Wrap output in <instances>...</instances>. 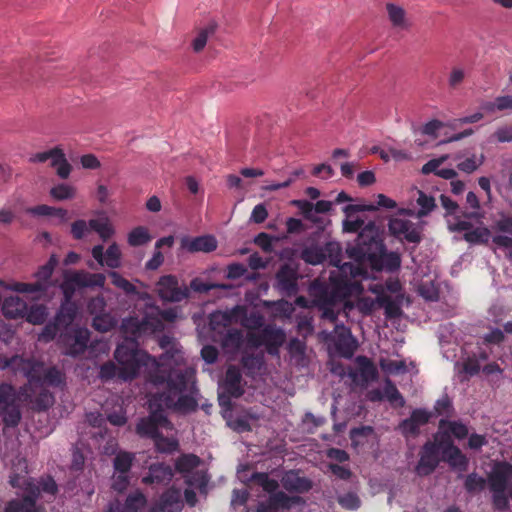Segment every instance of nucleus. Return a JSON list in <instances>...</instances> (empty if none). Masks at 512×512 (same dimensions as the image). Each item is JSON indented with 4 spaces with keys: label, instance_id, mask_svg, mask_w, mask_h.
I'll return each mask as SVG.
<instances>
[{
    "label": "nucleus",
    "instance_id": "obj_1",
    "mask_svg": "<svg viewBox=\"0 0 512 512\" xmlns=\"http://www.w3.org/2000/svg\"><path fill=\"white\" fill-rule=\"evenodd\" d=\"M159 344L166 349L159 358L146 354H125L118 349V360L124 365L122 377L126 380L137 378L143 369L146 381L155 387H164L163 391L150 395L148 399L149 415L140 418L136 433L143 438L154 439L160 433L159 428L171 429L165 409L182 414L191 413L198 408V389L195 370L182 367L183 352L171 339H161Z\"/></svg>",
    "mask_w": 512,
    "mask_h": 512
},
{
    "label": "nucleus",
    "instance_id": "obj_2",
    "mask_svg": "<svg viewBox=\"0 0 512 512\" xmlns=\"http://www.w3.org/2000/svg\"><path fill=\"white\" fill-rule=\"evenodd\" d=\"M347 255L358 264L368 263L373 270L396 272L401 267L398 252L386 250L379 230L373 221L358 233L354 245H348Z\"/></svg>",
    "mask_w": 512,
    "mask_h": 512
},
{
    "label": "nucleus",
    "instance_id": "obj_3",
    "mask_svg": "<svg viewBox=\"0 0 512 512\" xmlns=\"http://www.w3.org/2000/svg\"><path fill=\"white\" fill-rule=\"evenodd\" d=\"M9 483L21 490L19 498L7 502L4 512H39L36 501L43 493L54 498L58 492V485L52 476L46 475L39 479H25L24 476L12 473Z\"/></svg>",
    "mask_w": 512,
    "mask_h": 512
},
{
    "label": "nucleus",
    "instance_id": "obj_4",
    "mask_svg": "<svg viewBox=\"0 0 512 512\" xmlns=\"http://www.w3.org/2000/svg\"><path fill=\"white\" fill-rule=\"evenodd\" d=\"M73 322L66 323L57 320V316H54L43 327L38 340L47 343L58 337L59 343L65 348L66 355L72 357L82 355L88 347L91 333L88 328L74 325Z\"/></svg>",
    "mask_w": 512,
    "mask_h": 512
},
{
    "label": "nucleus",
    "instance_id": "obj_5",
    "mask_svg": "<svg viewBox=\"0 0 512 512\" xmlns=\"http://www.w3.org/2000/svg\"><path fill=\"white\" fill-rule=\"evenodd\" d=\"M487 480L494 508L508 510L509 499L512 500V464L506 461L496 463Z\"/></svg>",
    "mask_w": 512,
    "mask_h": 512
},
{
    "label": "nucleus",
    "instance_id": "obj_6",
    "mask_svg": "<svg viewBox=\"0 0 512 512\" xmlns=\"http://www.w3.org/2000/svg\"><path fill=\"white\" fill-rule=\"evenodd\" d=\"M20 393L7 383L0 384V417L7 428H15L22 419Z\"/></svg>",
    "mask_w": 512,
    "mask_h": 512
},
{
    "label": "nucleus",
    "instance_id": "obj_7",
    "mask_svg": "<svg viewBox=\"0 0 512 512\" xmlns=\"http://www.w3.org/2000/svg\"><path fill=\"white\" fill-rule=\"evenodd\" d=\"M286 341L285 331L274 324H266L257 332L247 333V343L253 348L264 346L267 353L278 357L280 348Z\"/></svg>",
    "mask_w": 512,
    "mask_h": 512
},
{
    "label": "nucleus",
    "instance_id": "obj_8",
    "mask_svg": "<svg viewBox=\"0 0 512 512\" xmlns=\"http://www.w3.org/2000/svg\"><path fill=\"white\" fill-rule=\"evenodd\" d=\"M121 329L126 335L123 342L132 340L138 346L137 338L152 334L163 329V323L158 314L147 313L142 318L131 316L122 320Z\"/></svg>",
    "mask_w": 512,
    "mask_h": 512
},
{
    "label": "nucleus",
    "instance_id": "obj_9",
    "mask_svg": "<svg viewBox=\"0 0 512 512\" xmlns=\"http://www.w3.org/2000/svg\"><path fill=\"white\" fill-rule=\"evenodd\" d=\"M42 368L43 364L38 361L25 359L19 355L6 357L0 354V370L11 369L14 373L20 372L30 383L40 381Z\"/></svg>",
    "mask_w": 512,
    "mask_h": 512
},
{
    "label": "nucleus",
    "instance_id": "obj_10",
    "mask_svg": "<svg viewBox=\"0 0 512 512\" xmlns=\"http://www.w3.org/2000/svg\"><path fill=\"white\" fill-rule=\"evenodd\" d=\"M55 264L56 260L52 256L50 260L45 265L41 266L34 274L38 281L34 283L14 282L9 284L6 288L18 293H43L47 290V281L50 279L53 273Z\"/></svg>",
    "mask_w": 512,
    "mask_h": 512
},
{
    "label": "nucleus",
    "instance_id": "obj_11",
    "mask_svg": "<svg viewBox=\"0 0 512 512\" xmlns=\"http://www.w3.org/2000/svg\"><path fill=\"white\" fill-rule=\"evenodd\" d=\"M397 216L391 217L388 222V230L395 238L408 243L418 244L421 242V227L408 219Z\"/></svg>",
    "mask_w": 512,
    "mask_h": 512
},
{
    "label": "nucleus",
    "instance_id": "obj_12",
    "mask_svg": "<svg viewBox=\"0 0 512 512\" xmlns=\"http://www.w3.org/2000/svg\"><path fill=\"white\" fill-rule=\"evenodd\" d=\"M447 227L451 232H463L464 240L470 244L487 243L491 237L490 230L487 227H474L471 222L459 217L448 219Z\"/></svg>",
    "mask_w": 512,
    "mask_h": 512
},
{
    "label": "nucleus",
    "instance_id": "obj_13",
    "mask_svg": "<svg viewBox=\"0 0 512 512\" xmlns=\"http://www.w3.org/2000/svg\"><path fill=\"white\" fill-rule=\"evenodd\" d=\"M120 348H123L125 354H127V355L134 354V353L137 355L138 354L150 355L149 353H147L144 350L137 349L136 343L132 340L122 342L117 346V348L115 349V352H114V358L118 362L119 367H117L112 361H108V362L102 364L99 369L100 379H102L104 381H108V380H111L114 378H118L122 381H127L126 379H124L122 377V369H123L124 365H122V363L118 360V357H117V351Z\"/></svg>",
    "mask_w": 512,
    "mask_h": 512
},
{
    "label": "nucleus",
    "instance_id": "obj_14",
    "mask_svg": "<svg viewBox=\"0 0 512 512\" xmlns=\"http://www.w3.org/2000/svg\"><path fill=\"white\" fill-rule=\"evenodd\" d=\"M325 251V259L328 258L331 265L338 267L345 276L350 275L352 278L366 276L367 272L356 262L341 263L342 248L338 242L330 241L323 246Z\"/></svg>",
    "mask_w": 512,
    "mask_h": 512
},
{
    "label": "nucleus",
    "instance_id": "obj_15",
    "mask_svg": "<svg viewBox=\"0 0 512 512\" xmlns=\"http://www.w3.org/2000/svg\"><path fill=\"white\" fill-rule=\"evenodd\" d=\"M77 287L76 283L72 280V274L67 275L60 285L64 299L55 314V316H57V320L69 323L76 319L78 308L76 303L72 301V297Z\"/></svg>",
    "mask_w": 512,
    "mask_h": 512
},
{
    "label": "nucleus",
    "instance_id": "obj_16",
    "mask_svg": "<svg viewBox=\"0 0 512 512\" xmlns=\"http://www.w3.org/2000/svg\"><path fill=\"white\" fill-rule=\"evenodd\" d=\"M156 286L159 297L167 302H180L189 296L188 288L180 286L173 275L162 276Z\"/></svg>",
    "mask_w": 512,
    "mask_h": 512
},
{
    "label": "nucleus",
    "instance_id": "obj_17",
    "mask_svg": "<svg viewBox=\"0 0 512 512\" xmlns=\"http://www.w3.org/2000/svg\"><path fill=\"white\" fill-rule=\"evenodd\" d=\"M440 445L433 441H427L421 451L420 458L415 467V471L419 476H427L433 473L440 462Z\"/></svg>",
    "mask_w": 512,
    "mask_h": 512
},
{
    "label": "nucleus",
    "instance_id": "obj_18",
    "mask_svg": "<svg viewBox=\"0 0 512 512\" xmlns=\"http://www.w3.org/2000/svg\"><path fill=\"white\" fill-rule=\"evenodd\" d=\"M298 271L290 264H283L275 276V287L284 296H293L297 294L298 287Z\"/></svg>",
    "mask_w": 512,
    "mask_h": 512
},
{
    "label": "nucleus",
    "instance_id": "obj_19",
    "mask_svg": "<svg viewBox=\"0 0 512 512\" xmlns=\"http://www.w3.org/2000/svg\"><path fill=\"white\" fill-rule=\"evenodd\" d=\"M332 339L337 352L344 358H351L357 349V342L351 331L343 324H336L333 333L327 334Z\"/></svg>",
    "mask_w": 512,
    "mask_h": 512
},
{
    "label": "nucleus",
    "instance_id": "obj_20",
    "mask_svg": "<svg viewBox=\"0 0 512 512\" xmlns=\"http://www.w3.org/2000/svg\"><path fill=\"white\" fill-rule=\"evenodd\" d=\"M303 499L300 496H289L284 492H276L265 501H261L257 505V512H280L288 510L295 505L301 504Z\"/></svg>",
    "mask_w": 512,
    "mask_h": 512
},
{
    "label": "nucleus",
    "instance_id": "obj_21",
    "mask_svg": "<svg viewBox=\"0 0 512 512\" xmlns=\"http://www.w3.org/2000/svg\"><path fill=\"white\" fill-rule=\"evenodd\" d=\"M432 416V413L423 408L414 409L409 418L402 420L399 424V429L406 437L416 436L419 433L421 426L427 424Z\"/></svg>",
    "mask_w": 512,
    "mask_h": 512
},
{
    "label": "nucleus",
    "instance_id": "obj_22",
    "mask_svg": "<svg viewBox=\"0 0 512 512\" xmlns=\"http://www.w3.org/2000/svg\"><path fill=\"white\" fill-rule=\"evenodd\" d=\"M93 258L100 264L106 265L111 269H117L121 266V251L117 243H112L104 252L102 245H96L92 248Z\"/></svg>",
    "mask_w": 512,
    "mask_h": 512
},
{
    "label": "nucleus",
    "instance_id": "obj_23",
    "mask_svg": "<svg viewBox=\"0 0 512 512\" xmlns=\"http://www.w3.org/2000/svg\"><path fill=\"white\" fill-rule=\"evenodd\" d=\"M318 288V284L314 282L310 290H315ZM320 297L315 301V305L321 311V318L325 320H329L330 322H335L338 318V311L335 308V295H328L327 289L325 286L319 285Z\"/></svg>",
    "mask_w": 512,
    "mask_h": 512
},
{
    "label": "nucleus",
    "instance_id": "obj_24",
    "mask_svg": "<svg viewBox=\"0 0 512 512\" xmlns=\"http://www.w3.org/2000/svg\"><path fill=\"white\" fill-rule=\"evenodd\" d=\"M146 503V496L141 491H135L127 496L123 504L119 501L110 502L107 512H140Z\"/></svg>",
    "mask_w": 512,
    "mask_h": 512
},
{
    "label": "nucleus",
    "instance_id": "obj_25",
    "mask_svg": "<svg viewBox=\"0 0 512 512\" xmlns=\"http://www.w3.org/2000/svg\"><path fill=\"white\" fill-rule=\"evenodd\" d=\"M174 476L170 465L154 463L149 466L148 474L142 478L144 484L167 485Z\"/></svg>",
    "mask_w": 512,
    "mask_h": 512
},
{
    "label": "nucleus",
    "instance_id": "obj_26",
    "mask_svg": "<svg viewBox=\"0 0 512 512\" xmlns=\"http://www.w3.org/2000/svg\"><path fill=\"white\" fill-rule=\"evenodd\" d=\"M241 381L242 375L239 368L236 366H229L221 386L223 393L227 394L229 397L239 398L244 393Z\"/></svg>",
    "mask_w": 512,
    "mask_h": 512
},
{
    "label": "nucleus",
    "instance_id": "obj_27",
    "mask_svg": "<svg viewBox=\"0 0 512 512\" xmlns=\"http://www.w3.org/2000/svg\"><path fill=\"white\" fill-rule=\"evenodd\" d=\"M442 456L443 460L447 462L451 468L457 469L460 472L467 470L469 464L468 458L452 442L442 447Z\"/></svg>",
    "mask_w": 512,
    "mask_h": 512
},
{
    "label": "nucleus",
    "instance_id": "obj_28",
    "mask_svg": "<svg viewBox=\"0 0 512 512\" xmlns=\"http://www.w3.org/2000/svg\"><path fill=\"white\" fill-rule=\"evenodd\" d=\"M158 512H181L183 501L181 491L176 488H169L160 497L156 506Z\"/></svg>",
    "mask_w": 512,
    "mask_h": 512
},
{
    "label": "nucleus",
    "instance_id": "obj_29",
    "mask_svg": "<svg viewBox=\"0 0 512 512\" xmlns=\"http://www.w3.org/2000/svg\"><path fill=\"white\" fill-rule=\"evenodd\" d=\"M27 310L26 302L19 296L6 297L2 303V314L9 319L24 317Z\"/></svg>",
    "mask_w": 512,
    "mask_h": 512
},
{
    "label": "nucleus",
    "instance_id": "obj_30",
    "mask_svg": "<svg viewBox=\"0 0 512 512\" xmlns=\"http://www.w3.org/2000/svg\"><path fill=\"white\" fill-rule=\"evenodd\" d=\"M183 247L189 252L209 253L217 248V240L213 235H203L185 240Z\"/></svg>",
    "mask_w": 512,
    "mask_h": 512
},
{
    "label": "nucleus",
    "instance_id": "obj_31",
    "mask_svg": "<svg viewBox=\"0 0 512 512\" xmlns=\"http://www.w3.org/2000/svg\"><path fill=\"white\" fill-rule=\"evenodd\" d=\"M282 485L288 492L306 493L312 489V481L306 477H300L290 471L282 478Z\"/></svg>",
    "mask_w": 512,
    "mask_h": 512
},
{
    "label": "nucleus",
    "instance_id": "obj_32",
    "mask_svg": "<svg viewBox=\"0 0 512 512\" xmlns=\"http://www.w3.org/2000/svg\"><path fill=\"white\" fill-rule=\"evenodd\" d=\"M72 280L78 288H103L106 276L102 273H89L86 271H77L72 273Z\"/></svg>",
    "mask_w": 512,
    "mask_h": 512
},
{
    "label": "nucleus",
    "instance_id": "obj_33",
    "mask_svg": "<svg viewBox=\"0 0 512 512\" xmlns=\"http://www.w3.org/2000/svg\"><path fill=\"white\" fill-rule=\"evenodd\" d=\"M449 155L445 154L440 156L439 158L431 159L427 163L422 166L423 174L434 173L437 176L446 179L453 180L457 176V172L452 168H442L439 169L440 165H442L447 159Z\"/></svg>",
    "mask_w": 512,
    "mask_h": 512
},
{
    "label": "nucleus",
    "instance_id": "obj_34",
    "mask_svg": "<svg viewBox=\"0 0 512 512\" xmlns=\"http://www.w3.org/2000/svg\"><path fill=\"white\" fill-rule=\"evenodd\" d=\"M417 204L420 206V209L417 212H415L413 209L401 208L398 210V214L423 217L431 213L436 207L434 197L420 190L418 191Z\"/></svg>",
    "mask_w": 512,
    "mask_h": 512
},
{
    "label": "nucleus",
    "instance_id": "obj_35",
    "mask_svg": "<svg viewBox=\"0 0 512 512\" xmlns=\"http://www.w3.org/2000/svg\"><path fill=\"white\" fill-rule=\"evenodd\" d=\"M386 11L391 25L396 29L407 30L410 22L403 7L394 3L386 4Z\"/></svg>",
    "mask_w": 512,
    "mask_h": 512
},
{
    "label": "nucleus",
    "instance_id": "obj_36",
    "mask_svg": "<svg viewBox=\"0 0 512 512\" xmlns=\"http://www.w3.org/2000/svg\"><path fill=\"white\" fill-rule=\"evenodd\" d=\"M496 227L501 234L493 237V242L503 248H512V218L505 217L500 219Z\"/></svg>",
    "mask_w": 512,
    "mask_h": 512
},
{
    "label": "nucleus",
    "instance_id": "obj_37",
    "mask_svg": "<svg viewBox=\"0 0 512 512\" xmlns=\"http://www.w3.org/2000/svg\"><path fill=\"white\" fill-rule=\"evenodd\" d=\"M378 306L383 308L385 311V316L388 319L397 318L401 315L402 310L400 304L392 299L389 295H378L377 296Z\"/></svg>",
    "mask_w": 512,
    "mask_h": 512
},
{
    "label": "nucleus",
    "instance_id": "obj_38",
    "mask_svg": "<svg viewBox=\"0 0 512 512\" xmlns=\"http://www.w3.org/2000/svg\"><path fill=\"white\" fill-rule=\"evenodd\" d=\"M455 159L459 161L457 163V168L461 172H464L466 174H472L484 163L485 156L484 154H472L471 156L461 160V156L457 155Z\"/></svg>",
    "mask_w": 512,
    "mask_h": 512
},
{
    "label": "nucleus",
    "instance_id": "obj_39",
    "mask_svg": "<svg viewBox=\"0 0 512 512\" xmlns=\"http://www.w3.org/2000/svg\"><path fill=\"white\" fill-rule=\"evenodd\" d=\"M300 258L311 265H318L325 261V251L322 246L311 245L302 249Z\"/></svg>",
    "mask_w": 512,
    "mask_h": 512
},
{
    "label": "nucleus",
    "instance_id": "obj_40",
    "mask_svg": "<svg viewBox=\"0 0 512 512\" xmlns=\"http://www.w3.org/2000/svg\"><path fill=\"white\" fill-rule=\"evenodd\" d=\"M201 463V459L195 454H185L179 457L175 463L178 472L188 475L194 471Z\"/></svg>",
    "mask_w": 512,
    "mask_h": 512
},
{
    "label": "nucleus",
    "instance_id": "obj_41",
    "mask_svg": "<svg viewBox=\"0 0 512 512\" xmlns=\"http://www.w3.org/2000/svg\"><path fill=\"white\" fill-rule=\"evenodd\" d=\"M89 227L90 230H93L96 233H98V235L103 241H106L114 234V229L107 217L90 219Z\"/></svg>",
    "mask_w": 512,
    "mask_h": 512
},
{
    "label": "nucleus",
    "instance_id": "obj_42",
    "mask_svg": "<svg viewBox=\"0 0 512 512\" xmlns=\"http://www.w3.org/2000/svg\"><path fill=\"white\" fill-rule=\"evenodd\" d=\"M134 460V453L127 451L118 452L113 460L114 471H119L121 473H130Z\"/></svg>",
    "mask_w": 512,
    "mask_h": 512
},
{
    "label": "nucleus",
    "instance_id": "obj_43",
    "mask_svg": "<svg viewBox=\"0 0 512 512\" xmlns=\"http://www.w3.org/2000/svg\"><path fill=\"white\" fill-rule=\"evenodd\" d=\"M468 71L464 66L456 65L453 66L447 75V85L452 90H457L462 86Z\"/></svg>",
    "mask_w": 512,
    "mask_h": 512
},
{
    "label": "nucleus",
    "instance_id": "obj_44",
    "mask_svg": "<svg viewBox=\"0 0 512 512\" xmlns=\"http://www.w3.org/2000/svg\"><path fill=\"white\" fill-rule=\"evenodd\" d=\"M24 316L27 322L33 325H41L47 319L48 309L43 304L32 305L29 309L27 308Z\"/></svg>",
    "mask_w": 512,
    "mask_h": 512
},
{
    "label": "nucleus",
    "instance_id": "obj_45",
    "mask_svg": "<svg viewBox=\"0 0 512 512\" xmlns=\"http://www.w3.org/2000/svg\"><path fill=\"white\" fill-rule=\"evenodd\" d=\"M118 320L110 313H100L93 317L92 325L99 332H108L117 326Z\"/></svg>",
    "mask_w": 512,
    "mask_h": 512
},
{
    "label": "nucleus",
    "instance_id": "obj_46",
    "mask_svg": "<svg viewBox=\"0 0 512 512\" xmlns=\"http://www.w3.org/2000/svg\"><path fill=\"white\" fill-rule=\"evenodd\" d=\"M43 383L52 387H64L66 385V376L57 367H50L43 374Z\"/></svg>",
    "mask_w": 512,
    "mask_h": 512
},
{
    "label": "nucleus",
    "instance_id": "obj_47",
    "mask_svg": "<svg viewBox=\"0 0 512 512\" xmlns=\"http://www.w3.org/2000/svg\"><path fill=\"white\" fill-rule=\"evenodd\" d=\"M52 167L56 169L57 175L61 179H67L70 176L72 166L67 161L63 150L60 148L56 157L50 163Z\"/></svg>",
    "mask_w": 512,
    "mask_h": 512
},
{
    "label": "nucleus",
    "instance_id": "obj_48",
    "mask_svg": "<svg viewBox=\"0 0 512 512\" xmlns=\"http://www.w3.org/2000/svg\"><path fill=\"white\" fill-rule=\"evenodd\" d=\"M242 365L244 369L247 370V374L255 375L258 374L262 368L264 367V357L263 355H244L242 357Z\"/></svg>",
    "mask_w": 512,
    "mask_h": 512
},
{
    "label": "nucleus",
    "instance_id": "obj_49",
    "mask_svg": "<svg viewBox=\"0 0 512 512\" xmlns=\"http://www.w3.org/2000/svg\"><path fill=\"white\" fill-rule=\"evenodd\" d=\"M155 448L160 453L171 454L177 451L179 447L178 440L175 438H169L162 435L160 432L157 437L153 439Z\"/></svg>",
    "mask_w": 512,
    "mask_h": 512
},
{
    "label": "nucleus",
    "instance_id": "obj_50",
    "mask_svg": "<svg viewBox=\"0 0 512 512\" xmlns=\"http://www.w3.org/2000/svg\"><path fill=\"white\" fill-rule=\"evenodd\" d=\"M108 276L111 278L112 284L118 289L122 290L126 295L137 294L136 286L124 278L120 273L116 271H110Z\"/></svg>",
    "mask_w": 512,
    "mask_h": 512
},
{
    "label": "nucleus",
    "instance_id": "obj_51",
    "mask_svg": "<svg viewBox=\"0 0 512 512\" xmlns=\"http://www.w3.org/2000/svg\"><path fill=\"white\" fill-rule=\"evenodd\" d=\"M50 195L58 201L73 199L76 195V188L67 183H60L50 189Z\"/></svg>",
    "mask_w": 512,
    "mask_h": 512
},
{
    "label": "nucleus",
    "instance_id": "obj_52",
    "mask_svg": "<svg viewBox=\"0 0 512 512\" xmlns=\"http://www.w3.org/2000/svg\"><path fill=\"white\" fill-rule=\"evenodd\" d=\"M151 240V235L148 229L143 226H138L130 231L128 234V244L132 247H137L148 243Z\"/></svg>",
    "mask_w": 512,
    "mask_h": 512
},
{
    "label": "nucleus",
    "instance_id": "obj_53",
    "mask_svg": "<svg viewBox=\"0 0 512 512\" xmlns=\"http://www.w3.org/2000/svg\"><path fill=\"white\" fill-rule=\"evenodd\" d=\"M384 397L392 404H397L399 407L405 405V399L397 389L396 385L390 380L386 379L383 387Z\"/></svg>",
    "mask_w": 512,
    "mask_h": 512
},
{
    "label": "nucleus",
    "instance_id": "obj_54",
    "mask_svg": "<svg viewBox=\"0 0 512 512\" xmlns=\"http://www.w3.org/2000/svg\"><path fill=\"white\" fill-rule=\"evenodd\" d=\"M185 483L188 486L197 487L200 491L204 490L209 482V477L206 471L196 470L188 475H184Z\"/></svg>",
    "mask_w": 512,
    "mask_h": 512
},
{
    "label": "nucleus",
    "instance_id": "obj_55",
    "mask_svg": "<svg viewBox=\"0 0 512 512\" xmlns=\"http://www.w3.org/2000/svg\"><path fill=\"white\" fill-rule=\"evenodd\" d=\"M252 479L256 481L263 488L264 491L269 493V495L278 492V482L275 479L270 478L267 473L255 472L252 475Z\"/></svg>",
    "mask_w": 512,
    "mask_h": 512
},
{
    "label": "nucleus",
    "instance_id": "obj_56",
    "mask_svg": "<svg viewBox=\"0 0 512 512\" xmlns=\"http://www.w3.org/2000/svg\"><path fill=\"white\" fill-rule=\"evenodd\" d=\"M216 30V25L211 23L205 28L201 29L192 42V47L195 52H200L205 47L209 36L213 35Z\"/></svg>",
    "mask_w": 512,
    "mask_h": 512
},
{
    "label": "nucleus",
    "instance_id": "obj_57",
    "mask_svg": "<svg viewBox=\"0 0 512 512\" xmlns=\"http://www.w3.org/2000/svg\"><path fill=\"white\" fill-rule=\"evenodd\" d=\"M485 485L486 479L475 472L468 474L464 481V487L469 493L480 492L485 488Z\"/></svg>",
    "mask_w": 512,
    "mask_h": 512
},
{
    "label": "nucleus",
    "instance_id": "obj_58",
    "mask_svg": "<svg viewBox=\"0 0 512 512\" xmlns=\"http://www.w3.org/2000/svg\"><path fill=\"white\" fill-rule=\"evenodd\" d=\"M433 411L437 416L450 417L454 412L453 404L447 394L442 395L434 404Z\"/></svg>",
    "mask_w": 512,
    "mask_h": 512
},
{
    "label": "nucleus",
    "instance_id": "obj_59",
    "mask_svg": "<svg viewBox=\"0 0 512 512\" xmlns=\"http://www.w3.org/2000/svg\"><path fill=\"white\" fill-rule=\"evenodd\" d=\"M287 349L291 358L296 359L298 363H301L304 360L306 351V344L304 341L298 338H292L288 343Z\"/></svg>",
    "mask_w": 512,
    "mask_h": 512
},
{
    "label": "nucleus",
    "instance_id": "obj_60",
    "mask_svg": "<svg viewBox=\"0 0 512 512\" xmlns=\"http://www.w3.org/2000/svg\"><path fill=\"white\" fill-rule=\"evenodd\" d=\"M447 426L450 433H452L457 439H464L468 435V428L465 424L459 421H448L445 419L440 420V427Z\"/></svg>",
    "mask_w": 512,
    "mask_h": 512
},
{
    "label": "nucleus",
    "instance_id": "obj_61",
    "mask_svg": "<svg viewBox=\"0 0 512 512\" xmlns=\"http://www.w3.org/2000/svg\"><path fill=\"white\" fill-rule=\"evenodd\" d=\"M231 323V316L227 312L215 311L210 314L209 326L212 330H219L221 327L225 328Z\"/></svg>",
    "mask_w": 512,
    "mask_h": 512
},
{
    "label": "nucleus",
    "instance_id": "obj_62",
    "mask_svg": "<svg viewBox=\"0 0 512 512\" xmlns=\"http://www.w3.org/2000/svg\"><path fill=\"white\" fill-rule=\"evenodd\" d=\"M54 396L47 390H42L32 402L33 409L37 411H46L54 404Z\"/></svg>",
    "mask_w": 512,
    "mask_h": 512
},
{
    "label": "nucleus",
    "instance_id": "obj_63",
    "mask_svg": "<svg viewBox=\"0 0 512 512\" xmlns=\"http://www.w3.org/2000/svg\"><path fill=\"white\" fill-rule=\"evenodd\" d=\"M191 288L195 292L199 293H207L213 289H227L228 286L225 284H218L212 282H205L200 278H194L190 283Z\"/></svg>",
    "mask_w": 512,
    "mask_h": 512
},
{
    "label": "nucleus",
    "instance_id": "obj_64",
    "mask_svg": "<svg viewBox=\"0 0 512 512\" xmlns=\"http://www.w3.org/2000/svg\"><path fill=\"white\" fill-rule=\"evenodd\" d=\"M368 225H364V220L356 217H353V214L351 217L346 216V218L342 222L343 231L347 233H356L359 231V233Z\"/></svg>",
    "mask_w": 512,
    "mask_h": 512
}]
</instances>
